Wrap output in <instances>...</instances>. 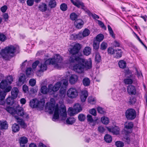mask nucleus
<instances>
[{"instance_id": "20", "label": "nucleus", "mask_w": 147, "mask_h": 147, "mask_svg": "<svg viewBox=\"0 0 147 147\" xmlns=\"http://www.w3.org/2000/svg\"><path fill=\"white\" fill-rule=\"evenodd\" d=\"M19 141L21 146L23 147L25 146V144L28 142V140L26 137H23L20 138Z\"/></svg>"}, {"instance_id": "29", "label": "nucleus", "mask_w": 147, "mask_h": 147, "mask_svg": "<svg viewBox=\"0 0 147 147\" xmlns=\"http://www.w3.org/2000/svg\"><path fill=\"white\" fill-rule=\"evenodd\" d=\"M8 127V124L6 121L1 122L0 124V129L2 130L6 129Z\"/></svg>"}, {"instance_id": "56", "label": "nucleus", "mask_w": 147, "mask_h": 147, "mask_svg": "<svg viewBox=\"0 0 147 147\" xmlns=\"http://www.w3.org/2000/svg\"><path fill=\"white\" fill-rule=\"evenodd\" d=\"M6 80L7 81V82H8V83L9 84H10L13 81V77L11 76H8L7 77V79Z\"/></svg>"}, {"instance_id": "35", "label": "nucleus", "mask_w": 147, "mask_h": 147, "mask_svg": "<svg viewBox=\"0 0 147 147\" xmlns=\"http://www.w3.org/2000/svg\"><path fill=\"white\" fill-rule=\"evenodd\" d=\"M90 81L88 78H85L83 79V85L85 86H89L90 85Z\"/></svg>"}, {"instance_id": "63", "label": "nucleus", "mask_w": 147, "mask_h": 147, "mask_svg": "<svg viewBox=\"0 0 147 147\" xmlns=\"http://www.w3.org/2000/svg\"><path fill=\"white\" fill-rule=\"evenodd\" d=\"M88 102L92 104H93L94 103L92 102H94L95 101L94 99L92 97H89L88 98Z\"/></svg>"}, {"instance_id": "42", "label": "nucleus", "mask_w": 147, "mask_h": 147, "mask_svg": "<svg viewBox=\"0 0 147 147\" xmlns=\"http://www.w3.org/2000/svg\"><path fill=\"white\" fill-rule=\"evenodd\" d=\"M13 98L10 97H8L7 98L6 100V102L9 105H11L13 104Z\"/></svg>"}, {"instance_id": "5", "label": "nucleus", "mask_w": 147, "mask_h": 147, "mask_svg": "<svg viewBox=\"0 0 147 147\" xmlns=\"http://www.w3.org/2000/svg\"><path fill=\"white\" fill-rule=\"evenodd\" d=\"M7 111L12 115H14V117L16 119L17 122L23 128H25L26 127V125L24 123L23 120L21 118H20L19 116L16 115L17 113L16 109L10 107H8L6 108Z\"/></svg>"}, {"instance_id": "38", "label": "nucleus", "mask_w": 147, "mask_h": 147, "mask_svg": "<svg viewBox=\"0 0 147 147\" xmlns=\"http://www.w3.org/2000/svg\"><path fill=\"white\" fill-rule=\"evenodd\" d=\"M136 102V99L134 97L131 96L129 97L128 103L129 104L133 105Z\"/></svg>"}, {"instance_id": "48", "label": "nucleus", "mask_w": 147, "mask_h": 147, "mask_svg": "<svg viewBox=\"0 0 147 147\" xmlns=\"http://www.w3.org/2000/svg\"><path fill=\"white\" fill-rule=\"evenodd\" d=\"M83 102L85 101L88 96V93L87 91L86 90H83Z\"/></svg>"}, {"instance_id": "62", "label": "nucleus", "mask_w": 147, "mask_h": 147, "mask_svg": "<svg viewBox=\"0 0 147 147\" xmlns=\"http://www.w3.org/2000/svg\"><path fill=\"white\" fill-rule=\"evenodd\" d=\"M39 63L38 61H36L34 62L32 65V67L33 69H35L36 67L37 66Z\"/></svg>"}, {"instance_id": "49", "label": "nucleus", "mask_w": 147, "mask_h": 147, "mask_svg": "<svg viewBox=\"0 0 147 147\" xmlns=\"http://www.w3.org/2000/svg\"><path fill=\"white\" fill-rule=\"evenodd\" d=\"M61 9L63 11H65L67 9V5L64 3L61 4L60 6Z\"/></svg>"}, {"instance_id": "18", "label": "nucleus", "mask_w": 147, "mask_h": 147, "mask_svg": "<svg viewBox=\"0 0 147 147\" xmlns=\"http://www.w3.org/2000/svg\"><path fill=\"white\" fill-rule=\"evenodd\" d=\"M108 129L109 131L111 132L114 134L117 135L119 133V129L116 126L111 128H108Z\"/></svg>"}, {"instance_id": "30", "label": "nucleus", "mask_w": 147, "mask_h": 147, "mask_svg": "<svg viewBox=\"0 0 147 147\" xmlns=\"http://www.w3.org/2000/svg\"><path fill=\"white\" fill-rule=\"evenodd\" d=\"M12 131L14 132H18L20 130V127L19 125L17 123L13 124L12 127Z\"/></svg>"}, {"instance_id": "55", "label": "nucleus", "mask_w": 147, "mask_h": 147, "mask_svg": "<svg viewBox=\"0 0 147 147\" xmlns=\"http://www.w3.org/2000/svg\"><path fill=\"white\" fill-rule=\"evenodd\" d=\"M29 83L30 85L33 86L35 85L36 83V81L34 79H31L29 81Z\"/></svg>"}, {"instance_id": "53", "label": "nucleus", "mask_w": 147, "mask_h": 147, "mask_svg": "<svg viewBox=\"0 0 147 147\" xmlns=\"http://www.w3.org/2000/svg\"><path fill=\"white\" fill-rule=\"evenodd\" d=\"M115 50L111 47L107 49L108 53L110 55H113L115 54Z\"/></svg>"}, {"instance_id": "34", "label": "nucleus", "mask_w": 147, "mask_h": 147, "mask_svg": "<svg viewBox=\"0 0 147 147\" xmlns=\"http://www.w3.org/2000/svg\"><path fill=\"white\" fill-rule=\"evenodd\" d=\"M76 119L73 117H69L66 120V123L67 124H72L74 123L76 121Z\"/></svg>"}, {"instance_id": "43", "label": "nucleus", "mask_w": 147, "mask_h": 147, "mask_svg": "<svg viewBox=\"0 0 147 147\" xmlns=\"http://www.w3.org/2000/svg\"><path fill=\"white\" fill-rule=\"evenodd\" d=\"M115 144L117 147H122L124 145V143L120 141H117L115 142Z\"/></svg>"}, {"instance_id": "36", "label": "nucleus", "mask_w": 147, "mask_h": 147, "mask_svg": "<svg viewBox=\"0 0 147 147\" xmlns=\"http://www.w3.org/2000/svg\"><path fill=\"white\" fill-rule=\"evenodd\" d=\"M118 64L119 67L121 68H124L126 66V62L123 60H121L119 62Z\"/></svg>"}, {"instance_id": "17", "label": "nucleus", "mask_w": 147, "mask_h": 147, "mask_svg": "<svg viewBox=\"0 0 147 147\" xmlns=\"http://www.w3.org/2000/svg\"><path fill=\"white\" fill-rule=\"evenodd\" d=\"M83 37V32H80L78 34H72L71 38L72 39L76 40L77 39L82 40Z\"/></svg>"}, {"instance_id": "58", "label": "nucleus", "mask_w": 147, "mask_h": 147, "mask_svg": "<svg viewBox=\"0 0 147 147\" xmlns=\"http://www.w3.org/2000/svg\"><path fill=\"white\" fill-rule=\"evenodd\" d=\"M112 45L114 47H120V43L116 40H115L112 43Z\"/></svg>"}, {"instance_id": "1", "label": "nucleus", "mask_w": 147, "mask_h": 147, "mask_svg": "<svg viewBox=\"0 0 147 147\" xmlns=\"http://www.w3.org/2000/svg\"><path fill=\"white\" fill-rule=\"evenodd\" d=\"M51 99V102L46 105L45 109L47 110L50 114H52L54 111V114L53 118V120L55 121L58 119L59 116L61 118L62 120L65 119L67 117V112L65 106L63 104L59 106L58 104H56L55 105V102L54 101L52 102Z\"/></svg>"}, {"instance_id": "11", "label": "nucleus", "mask_w": 147, "mask_h": 147, "mask_svg": "<svg viewBox=\"0 0 147 147\" xmlns=\"http://www.w3.org/2000/svg\"><path fill=\"white\" fill-rule=\"evenodd\" d=\"M62 83L61 82H59L56 83L54 86L52 84L49 85V91L51 92L52 94L53 93V92L57 91L61 87Z\"/></svg>"}, {"instance_id": "15", "label": "nucleus", "mask_w": 147, "mask_h": 147, "mask_svg": "<svg viewBox=\"0 0 147 147\" xmlns=\"http://www.w3.org/2000/svg\"><path fill=\"white\" fill-rule=\"evenodd\" d=\"M127 92L130 95H134L136 93V89L135 87L133 85H130L127 87Z\"/></svg>"}, {"instance_id": "39", "label": "nucleus", "mask_w": 147, "mask_h": 147, "mask_svg": "<svg viewBox=\"0 0 147 147\" xmlns=\"http://www.w3.org/2000/svg\"><path fill=\"white\" fill-rule=\"evenodd\" d=\"M78 16L75 13L73 12L70 14V18L72 20H75L78 18Z\"/></svg>"}, {"instance_id": "14", "label": "nucleus", "mask_w": 147, "mask_h": 147, "mask_svg": "<svg viewBox=\"0 0 147 147\" xmlns=\"http://www.w3.org/2000/svg\"><path fill=\"white\" fill-rule=\"evenodd\" d=\"M50 64V62H46V61L44 62H41L38 65L40 68L39 71L43 72L46 70L47 69V65Z\"/></svg>"}, {"instance_id": "4", "label": "nucleus", "mask_w": 147, "mask_h": 147, "mask_svg": "<svg viewBox=\"0 0 147 147\" xmlns=\"http://www.w3.org/2000/svg\"><path fill=\"white\" fill-rule=\"evenodd\" d=\"M63 59L58 54H56L54 56V58L49 59L46 60V62H50L51 64L54 65L55 67L57 69H60L63 67Z\"/></svg>"}, {"instance_id": "19", "label": "nucleus", "mask_w": 147, "mask_h": 147, "mask_svg": "<svg viewBox=\"0 0 147 147\" xmlns=\"http://www.w3.org/2000/svg\"><path fill=\"white\" fill-rule=\"evenodd\" d=\"M19 90L18 88L16 87L13 88L11 91V94L12 98H16L18 93Z\"/></svg>"}, {"instance_id": "37", "label": "nucleus", "mask_w": 147, "mask_h": 147, "mask_svg": "<svg viewBox=\"0 0 147 147\" xmlns=\"http://www.w3.org/2000/svg\"><path fill=\"white\" fill-rule=\"evenodd\" d=\"M57 5L55 0H50L49 2V5L51 8L55 7Z\"/></svg>"}, {"instance_id": "46", "label": "nucleus", "mask_w": 147, "mask_h": 147, "mask_svg": "<svg viewBox=\"0 0 147 147\" xmlns=\"http://www.w3.org/2000/svg\"><path fill=\"white\" fill-rule=\"evenodd\" d=\"M124 82L126 84H131L133 83V81L131 79L126 78L124 80Z\"/></svg>"}, {"instance_id": "47", "label": "nucleus", "mask_w": 147, "mask_h": 147, "mask_svg": "<svg viewBox=\"0 0 147 147\" xmlns=\"http://www.w3.org/2000/svg\"><path fill=\"white\" fill-rule=\"evenodd\" d=\"M98 112L100 113L105 114V110L101 107H98L97 108Z\"/></svg>"}, {"instance_id": "57", "label": "nucleus", "mask_w": 147, "mask_h": 147, "mask_svg": "<svg viewBox=\"0 0 147 147\" xmlns=\"http://www.w3.org/2000/svg\"><path fill=\"white\" fill-rule=\"evenodd\" d=\"M90 113L94 116H96V111L95 109H92L89 110Z\"/></svg>"}, {"instance_id": "24", "label": "nucleus", "mask_w": 147, "mask_h": 147, "mask_svg": "<svg viewBox=\"0 0 147 147\" xmlns=\"http://www.w3.org/2000/svg\"><path fill=\"white\" fill-rule=\"evenodd\" d=\"M71 3L75 6H76L78 8L82 7L83 8V5L82 2L79 1H74L73 0H70Z\"/></svg>"}, {"instance_id": "12", "label": "nucleus", "mask_w": 147, "mask_h": 147, "mask_svg": "<svg viewBox=\"0 0 147 147\" xmlns=\"http://www.w3.org/2000/svg\"><path fill=\"white\" fill-rule=\"evenodd\" d=\"M17 113L16 114L23 117L24 118H29L28 114L25 112L23 109L22 107H19V106L16 107Z\"/></svg>"}, {"instance_id": "26", "label": "nucleus", "mask_w": 147, "mask_h": 147, "mask_svg": "<svg viewBox=\"0 0 147 147\" xmlns=\"http://www.w3.org/2000/svg\"><path fill=\"white\" fill-rule=\"evenodd\" d=\"M66 89L62 86L59 91V96L61 98H64L65 96Z\"/></svg>"}, {"instance_id": "16", "label": "nucleus", "mask_w": 147, "mask_h": 147, "mask_svg": "<svg viewBox=\"0 0 147 147\" xmlns=\"http://www.w3.org/2000/svg\"><path fill=\"white\" fill-rule=\"evenodd\" d=\"M83 10L87 14L88 16H90L91 15L94 19H96V18H99V16H98L95 14H92L91 13L90 11L87 9L85 7H84V5Z\"/></svg>"}, {"instance_id": "22", "label": "nucleus", "mask_w": 147, "mask_h": 147, "mask_svg": "<svg viewBox=\"0 0 147 147\" xmlns=\"http://www.w3.org/2000/svg\"><path fill=\"white\" fill-rule=\"evenodd\" d=\"M115 54H114L115 57L117 58L121 57L122 55V52L121 49H117L115 50Z\"/></svg>"}, {"instance_id": "8", "label": "nucleus", "mask_w": 147, "mask_h": 147, "mask_svg": "<svg viewBox=\"0 0 147 147\" xmlns=\"http://www.w3.org/2000/svg\"><path fill=\"white\" fill-rule=\"evenodd\" d=\"M80 57L79 61H75L78 63L74 66V71L79 73H81L83 72V56H81Z\"/></svg>"}, {"instance_id": "51", "label": "nucleus", "mask_w": 147, "mask_h": 147, "mask_svg": "<svg viewBox=\"0 0 147 147\" xmlns=\"http://www.w3.org/2000/svg\"><path fill=\"white\" fill-rule=\"evenodd\" d=\"M99 43H97L96 41L94 40L93 42V47L94 49L95 50H97L99 47Z\"/></svg>"}, {"instance_id": "50", "label": "nucleus", "mask_w": 147, "mask_h": 147, "mask_svg": "<svg viewBox=\"0 0 147 147\" xmlns=\"http://www.w3.org/2000/svg\"><path fill=\"white\" fill-rule=\"evenodd\" d=\"M134 126L133 123L132 122L129 123L127 124L125 126V128L127 129H131Z\"/></svg>"}, {"instance_id": "45", "label": "nucleus", "mask_w": 147, "mask_h": 147, "mask_svg": "<svg viewBox=\"0 0 147 147\" xmlns=\"http://www.w3.org/2000/svg\"><path fill=\"white\" fill-rule=\"evenodd\" d=\"M107 47V43L106 42H103L100 45V49L102 50H105Z\"/></svg>"}, {"instance_id": "61", "label": "nucleus", "mask_w": 147, "mask_h": 147, "mask_svg": "<svg viewBox=\"0 0 147 147\" xmlns=\"http://www.w3.org/2000/svg\"><path fill=\"white\" fill-rule=\"evenodd\" d=\"M22 89L23 91L25 93H26L28 91L29 88L28 86L26 85H24L22 86Z\"/></svg>"}, {"instance_id": "27", "label": "nucleus", "mask_w": 147, "mask_h": 147, "mask_svg": "<svg viewBox=\"0 0 147 147\" xmlns=\"http://www.w3.org/2000/svg\"><path fill=\"white\" fill-rule=\"evenodd\" d=\"M41 92L43 94H46L48 92L50 94H52L51 92H50L49 90V87L48 89L45 86H43L42 87L40 90Z\"/></svg>"}, {"instance_id": "9", "label": "nucleus", "mask_w": 147, "mask_h": 147, "mask_svg": "<svg viewBox=\"0 0 147 147\" xmlns=\"http://www.w3.org/2000/svg\"><path fill=\"white\" fill-rule=\"evenodd\" d=\"M126 118L129 120L134 119L136 116V113L135 110L133 109L130 108L127 109L125 113Z\"/></svg>"}, {"instance_id": "23", "label": "nucleus", "mask_w": 147, "mask_h": 147, "mask_svg": "<svg viewBox=\"0 0 147 147\" xmlns=\"http://www.w3.org/2000/svg\"><path fill=\"white\" fill-rule=\"evenodd\" d=\"M77 80V76L75 75H72L70 76L69 81L71 84H73L76 82Z\"/></svg>"}, {"instance_id": "2", "label": "nucleus", "mask_w": 147, "mask_h": 147, "mask_svg": "<svg viewBox=\"0 0 147 147\" xmlns=\"http://www.w3.org/2000/svg\"><path fill=\"white\" fill-rule=\"evenodd\" d=\"M19 47L15 45H10L2 49L0 54L2 58L5 60H9L13 56L16 51H19Z\"/></svg>"}, {"instance_id": "44", "label": "nucleus", "mask_w": 147, "mask_h": 147, "mask_svg": "<svg viewBox=\"0 0 147 147\" xmlns=\"http://www.w3.org/2000/svg\"><path fill=\"white\" fill-rule=\"evenodd\" d=\"M90 32L89 30L85 28L83 31V37L88 36L90 34Z\"/></svg>"}, {"instance_id": "52", "label": "nucleus", "mask_w": 147, "mask_h": 147, "mask_svg": "<svg viewBox=\"0 0 147 147\" xmlns=\"http://www.w3.org/2000/svg\"><path fill=\"white\" fill-rule=\"evenodd\" d=\"M25 81V77L24 76L22 75L20 77L19 80V82L21 84H22L24 83Z\"/></svg>"}, {"instance_id": "32", "label": "nucleus", "mask_w": 147, "mask_h": 147, "mask_svg": "<svg viewBox=\"0 0 147 147\" xmlns=\"http://www.w3.org/2000/svg\"><path fill=\"white\" fill-rule=\"evenodd\" d=\"M73 108L78 113L80 112L82 110V108L81 107L80 105L79 104H76L74 106Z\"/></svg>"}, {"instance_id": "31", "label": "nucleus", "mask_w": 147, "mask_h": 147, "mask_svg": "<svg viewBox=\"0 0 147 147\" xmlns=\"http://www.w3.org/2000/svg\"><path fill=\"white\" fill-rule=\"evenodd\" d=\"M104 38V36L101 34H98L95 37V40L96 41L100 42L102 41Z\"/></svg>"}, {"instance_id": "21", "label": "nucleus", "mask_w": 147, "mask_h": 147, "mask_svg": "<svg viewBox=\"0 0 147 147\" xmlns=\"http://www.w3.org/2000/svg\"><path fill=\"white\" fill-rule=\"evenodd\" d=\"M68 114L70 116H73L78 114L77 112L74 108L69 107L67 111Z\"/></svg>"}, {"instance_id": "10", "label": "nucleus", "mask_w": 147, "mask_h": 147, "mask_svg": "<svg viewBox=\"0 0 147 147\" xmlns=\"http://www.w3.org/2000/svg\"><path fill=\"white\" fill-rule=\"evenodd\" d=\"M67 95L70 98H76L78 95V92L75 88H71L69 89L67 92Z\"/></svg>"}, {"instance_id": "3", "label": "nucleus", "mask_w": 147, "mask_h": 147, "mask_svg": "<svg viewBox=\"0 0 147 147\" xmlns=\"http://www.w3.org/2000/svg\"><path fill=\"white\" fill-rule=\"evenodd\" d=\"M81 48L80 45L77 43L74 45L73 47L70 49L69 51V53L72 55L69 58V61L71 62L74 63L76 61H79V59L82 56L80 55L79 52Z\"/></svg>"}, {"instance_id": "7", "label": "nucleus", "mask_w": 147, "mask_h": 147, "mask_svg": "<svg viewBox=\"0 0 147 147\" xmlns=\"http://www.w3.org/2000/svg\"><path fill=\"white\" fill-rule=\"evenodd\" d=\"M45 102L44 100L39 101L36 98L31 100L30 102V105L32 108H38L42 109L43 108Z\"/></svg>"}, {"instance_id": "40", "label": "nucleus", "mask_w": 147, "mask_h": 147, "mask_svg": "<svg viewBox=\"0 0 147 147\" xmlns=\"http://www.w3.org/2000/svg\"><path fill=\"white\" fill-rule=\"evenodd\" d=\"M101 120L102 123L105 125L109 123V120L107 117H102Z\"/></svg>"}, {"instance_id": "13", "label": "nucleus", "mask_w": 147, "mask_h": 147, "mask_svg": "<svg viewBox=\"0 0 147 147\" xmlns=\"http://www.w3.org/2000/svg\"><path fill=\"white\" fill-rule=\"evenodd\" d=\"M92 67V62L91 59L87 60L83 58V70H88Z\"/></svg>"}, {"instance_id": "33", "label": "nucleus", "mask_w": 147, "mask_h": 147, "mask_svg": "<svg viewBox=\"0 0 147 147\" xmlns=\"http://www.w3.org/2000/svg\"><path fill=\"white\" fill-rule=\"evenodd\" d=\"M104 139L105 141L107 143H110L112 141V137L110 135L107 134L104 136Z\"/></svg>"}, {"instance_id": "54", "label": "nucleus", "mask_w": 147, "mask_h": 147, "mask_svg": "<svg viewBox=\"0 0 147 147\" xmlns=\"http://www.w3.org/2000/svg\"><path fill=\"white\" fill-rule=\"evenodd\" d=\"M6 40V36L3 34L0 33V41L4 42Z\"/></svg>"}, {"instance_id": "25", "label": "nucleus", "mask_w": 147, "mask_h": 147, "mask_svg": "<svg viewBox=\"0 0 147 147\" xmlns=\"http://www.w3.org/2000/svg\"><path fill=\"white\" fill-rule=\"evenodd\" d=\"M38 8L42 12L45 11L47 10V5L46 4L42 3L39 5Z\"/></svg>"}, {"instance_id": "59", "label": "nucleus", "mask_w": 147, "mask_h": 147, "mask_svg": "<svg viewBox=\"0 0 147 147\" xmlns=\"http://www.w3.org/2000/svg\"><path fill=\"white\" fill-rule=\"evenodd\" d=\"M32 72V69L31 68H28L26 71V74L27 75H30Z\"/></svg>"}, {"instance_id": "60", "label": "nucleus", "mask_w": 147, "mask_h": 147, "mask_svg": "<svg viewBox=\"0 0 147 147\" xmlns=\"http://www.w3.org/2000/svg\"><path fill=\"white\" fill-rule=\"evenodd\" d=\"M98 24V25L102 28H104L105 29H106V27L105 26L103 23L101 21L99 20H97Z\"/></svg>"}, {"instance_id": "28", "label": "nucleus", "mask_w": 147, "mask_h": 147, "mask_svg": "<svg viewBox=\"0 0 147 147\" xmlns=\"http://www.w3.org/2000/svg\"><path fill=\"white\" fill-rule=\"evenodd\" d=\"M91 51V49L90 47H86L83 50V53L84 55L88 56L90 54Z\"/></svg>"}, {"instance_id": "64", "label": "nucleus", "mask_w": 147, "mask_h": 147, "mask_svg": "<svg viewBox=\"0 0 147 147\" xmlns=\"http://www.w3.org/2000/svg\"><path fill=\"white\" fill-rule=\"evenodd\" d=\"M98 131L100 133H103L105 131V129L102 126H99L98 129Z\"/></svg>"}, {"instance_id": "41", "label": "nucleus", "mask_w": 147, "mask_h": 147, "mask_svg": "<svg viewBox=\"0 0 147 147\" xmlns=\"http://www.w3.org/2000/svg\"><path fill=\"white\" fill-rule=\"evenodd\" d=\"M95 60L97 63H99L101 61V57L99 53H96Z\"/></svg>"}, {"instance_id": "6", "label": "nucleus", "mask_w": 147, "mask_h": 147, "mask_svg": "<svg viewBox=\"0 0 147 147\" xmlns=\"http://www.w3.org/2000/svg\"><path fill=\"white\" fill-rule=\"evenodd\" d=\"M8 85L7 81L5 80H2L0 83V88L4 89L3 91L0 92V96L2 97V98H4L6 93L9 92L11 89V87L10 86H7Z\"/></svg>"}]
</instances>
